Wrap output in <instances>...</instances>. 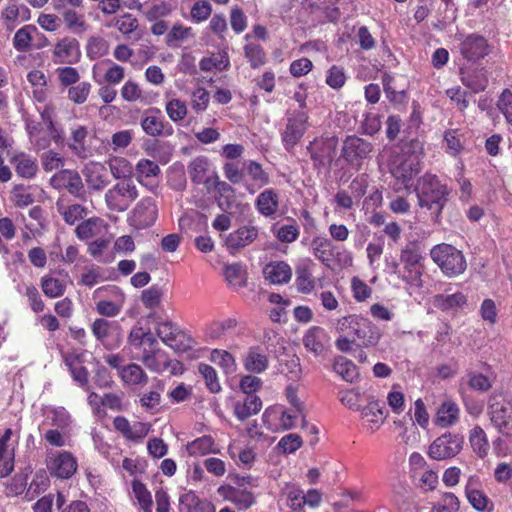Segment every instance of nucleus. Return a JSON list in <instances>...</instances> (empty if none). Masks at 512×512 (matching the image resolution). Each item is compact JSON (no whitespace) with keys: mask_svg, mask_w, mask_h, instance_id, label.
<instances>
[{"mask_svg":"<svg viewBox=\"0 0 512 512\" xmlns=\"http://www.w3.org/2000/svg\"><path fill=\"white\" fill-rule=\"evenodd\" d=\"M415 192L419 206L432 211L435 222H439L441 212L448 202L450 191L447 186L436 175L425 174L417 181Z\"/></svg>","mask_w":512,"mask_h":512,"instance_id":"f257e3e1","label":"nucleus"},{"mask_svg":"<svg viewBox=\"0 0 512 512\" xmlns=\"http://www.w3.org/2000/svg\"><path fill=\"white\" fill-rule=\"evenodd\" d=\"M337 330L340 333L355 335L364 347L376 346L381 338V331L375 324L357 315L339 319Z\"/></svg>","mask_w":512,"mask_h":512,"instance_id":"f03ea898","label":"nucleus"},{"mask_svg":"<svg viewBox=\"0 0 512 512\" xmlns=\"http://www.w3.org/2000/svg\"><path fill=\"white\" fill-rule=\"evenodd\" d=\"M430 255L432 260L448 277L458 276L466 270L467 263L463 253L450 244L443 243L434 246L431 249Z\"/></svg>","mask_w":512,"mask_h":512,"instance_id":"7ed1b4c3","label":"nucleus"},{"mask_svg":"<svg viewBox=\"0 0 512 512\" xmlns=\"http://www.w3.org/2000/svg\"><path fill=\"white\" fill-rule=\"evenodd\" d=\"M488 416L492 425L505 436L512 435V399L502 393H493L488 400Z\"/></svg>","mask_w":512,"mask_h":512,"instance_id":"20e7f679","label":"nucleus"},{"mask_svg":"<svg viewBox=\"0 0 512 512\" xmlns=\"http://www.w3.org/2000/svg\"><path fill=\"white\" fill-rule=\"evenodd\" d=\"M138 192L131 179H124L115 184L105 194V201L112 211H125L136 200Z\"/></svg>","mask_w":512,"mask_h":512,"instance_id":"39448f33","label":"nucleus"},{"mask_svg":"<svg viewBox=\"0 0 512 512\" xmlns=\"http://www.w3.org/2000/svg\"><path fill=\"white\" fill-rule=\"evenodd\" d=\"M464 438L451 432L437 437L429 447V456L434 460H445L456 456L463 447Z\"/></svg>","mask_w":512,"mask_h":512,"instance_id":"423d86ee","label":"nucleus"},{"mask_svg":"<svg viewBox=\"0 0 512 512\" xmlns=\"http://www.w3.org/2000/svg\"><path fill=\"white\" fill-rule=\"evenodd\" d=\"M47 469L51 476L59 479L71 478L77 470V461L68 451H57L47 457Z\"/></svg>","mask_w":512,"mask_h":512,"instance_id":"0eeeda50","label":"nucleus"},{"mask_svg":"<svg viewBox=\"0 0 512 512\" xmlns=\"http://www.w3.org/2000/svg\"><path fill=\"white\" fill-rule=\"evenodd\" d=\"M338 138L333 131H325L320 138L310 143L312 158L321 165H330L337 154Z\"/></svg>","mask_w":512,"mask_h":512,"instance_id":"6e6552de","label":"nucleus"},{"mask_svg":"<svg viewBox=\"0 0 512 512\" xmlns=\"http://www.w3.org/2000/svg\"><path fill=\"white\" fill-rule=\"evenodd\" d=\"M158 209L153 198L142 199L134 208L131 216V225L136 229H145L154 224Z\"/></svg>","mask_w":512,"mask_h":512,"instance_id":"1a4fd4ad","label":"nucleus"},{"mask_svg":"<svg viewBox=\"0 0 512 512\" xmlns=\"http://www.w3.org/2000/svg\"><path fill=\"white\" fill-rule=\"evenodd\" d=\"M82 173L89 190L101 191L110 184L108 170L102 163L90 162Z\"/></svg>","mask_w":512,"mask_h":512,"instance_id":"9d476101","label":"nucleus"},{"mask_svg":"<svg viewBox=\"0 0 512 512\" xmlns=\"http://www.w3.org/2000/svg\"><path fill=\"white\" fill-rule=\"evenodd\" d=\"M420 172V158L409 156L400 158L393 163L391 173L394 178L400 181L406 188L408 183Z\"/></svg>","mask_w":512,"mask_h":512,"instance_id":"9b49d317","label":"nucleus"},{"mask_svg":"<svg viewBox=\"0 0 512 512\" xmlns=\"http://www.w3.org/2000/svg\"><path fill=\"white\" fill-rule=\"evenodd\" d=\"M480 482L477 477H470L465 486V495L471 506L479 512H491L493 502L479 489Z\"/></svg>","mask_w":512,"mask_h":512,"instance_id":"f8f14e48","label":"nucleus"},{"mask_svg":"<svg viewBox=\"0 0 512 512\" xmlns=\"http://www.w3.org/2000/svg\"><path fill=\"white\" fill-rule=\"evenodd\" d=\"M361 417L365 421V426L371 432L377 431L386 420L384 412V403L374 398L369 399L368 404L359 410Z\"/></svg>","mask_w":512,"mask_h":512,"instance_id":"ddd939ff","label":"nucleus"},{"mask_svg":"<svg viewBox=\"0 0 512 512\" xmlns=\"http://www.w3.org/2000/svg\"><path fill=\"white\" fill-rule=\"evenodd\" d=\"M460 53L469 61H477L488 55L489 46L484 37L472 34L461 42Z\"/></svg>","mask_w":512,"mask_h":512,"instance_id":"4468645a","label":"nucleus"},{"mask_svg":"<svg viewBox=\"0 0 512 512\" xmlns=\"http://www.w3.org/2000/svg\"><path fill=\"white\" fill-rule=\"evenodd\" d=\"M52 182L59 187L66 188L75 197L83 198L85 195L82 178L75 170H61L52 177Z\"/></svg>","mask_w":512,"mask_h":512,"instance_id":"2eb2a0df","label":"nucleus"},{"mask_svg":"<svg viewBox=\"0 0 512 512\" xmlns=\"http://www.w3.org/2000/svg\"><path fill=\"white\" fill-rule=\"evenodd\" d=\"M263 275L272 284H286L292 277V270L286 262L274 261L263 268Z\"/></svg>","mask_w":512,"mask_h":512,"instance_id":"dca6fc26","label":"nucleus"},{"mask_svg":"<svg viewBox=\"0 0 512 512\" xmlns=\"http://www.w3.org/2000/svg\"><path fill=\"white\" fill-rule=\"evenodd\" d=\"M462 83L474 93L484 91L488 85L486 71L481 69L460 68Z\"/></svg>","mask_w":512,"mask_h":512,"instance_id":"f3484780","label":"nucleus"},{"mask_svg":"<svg viewBox=\"0 0 512 512\" xmlns=\"http://www.w3.org/2000/svg\"><path fill=\"white\" fill-rule=\"evenodd\" d=\"M79 50V42L72 37L58 40L54 46L53 57L55 63H71L75 53Z\"/></svg>","mask_w":512,"mask_h":512,"instance_id":"a211bd4d","label":"nucleus"},{"mask_svg":"<svg viewBox=\"0 0 512 512\" xmlns=\"http://www.w3.org/2000/svg\"><path fill=\"white\" fill-rule=\"evenodd\" d=\"M179 512H212L213 508L206 501L201 500L194 491L182 493L178 499Z\"/></svg>","mask_w":512,"mask_h":512,"instance_id":"6ab92c4d","label":"nucleus"},{"mask_svg":"<svg viewBox=\"0 0 512 512\" xmlns=\"http://www.w3.org/2000/svg\"><path fill=\"white\" fill-rule=\"evenodd\" d=\"M65 27L74 34H82L88 30L83 7L73 8L60 14Z\"/></svg>","mask_w":512,"mask_h":512,"instance_id":"aec40b11","label":"nucleus"},{"mask_svg":"<svg viewBox=\"0 0 512 512\" xmlns=\"http://www.w3.org/2000/svg\"><path fill=\"white\" fill-rule=\"evenodd\" d=\"M255 206L258 212L265 217L275 215L279 208L278 193L273 189L264 190L258 195Z\"/></svg>","mask_w":512,"mask_h":512,"instance_id":"412c9836","label":"nucleus"},{"mask_svg":"<svg viewBox=\"0 0 512 512\" xmlns=\"http://www.w3.org/2000/svg\"><path fill=\"white\" fill-rule=\"evenodd\" d=\"M327 341L325 330L319 326L311 327L303 338L305 348L315 355H320L324 351Z\"/></svg>","mask_w":512,"mask_h":512,"instance_id":"4be33fe9","label":"nucleus"},{"mask_svg":"<svg viewBox=\"0 0 512 512\" xmlns=\"http://www.w3.org/2000/svg\"><path fill=\"white\" fill-rule=\"evenodd\" d=\"M258 230L254 226H244L232 232L227 238V245L231 248H243L256 240Z\"/></svg>","mask_w":512,"mask_h":512,"instance_id":"5701e85b","label":"nucleus"},{"mask_svg":"<svg viewBox=\"0 0 512 512\" xmlns=\"http://www.w3.org/2000/svg\"><path fill=\"white\" fill-rule=\"evenodd\" d=\"M314 256L324 265L330 266L335 257V246L330 239L315 237L311 243Z\"/></svg>","mask_w":512,"mask_h":512,"instance_id":"b1692460","label":"nucleus"},{"mask_svg":"<svg viewBox=\"0 0 512 512\" xmlns=\"http://www.w3.org/2000/svg\"><path fill=\"white\" fill-rule=\"evenodd\" d=\"M342 151L346 158H363L371 151V146L359 137L348 136L344 141Z\"/></svg>","mask_w":512,"mask_h":512,"instance_id":"393cba45","label":"nucleus"},{"mask_svg":"<svg viewBox=\"0 0 512 512\" xmlns=\"http://www.w3.org/2000/svg\"><path fill=\"white\" fill-rule=\"evenodd\" d=\"M459 408L452 401L443 402L436 414L435 423L439 427L446 428L455 424L458 420Z\"/></svg>","mask_w":512,"mask_h":512,"instance_id":"a878e982","label":"nucleus"},{"mask_svg":"<svg viewBox=\"0 0 512 512\" xmlns=\"http://www.w3.org/2000/svg\"><path fill=\"white\" fill-rule=\"evenodd\" d=\"M262 408V401L256 395H247L244 402H236L234 405V413L236 417L243 421L251 415L257 414Z\"/></svg>","mask_w":512,"mask_h":512,"instance_id":"bb28decb","label":"nucleus"},{"mask_svg":"<svg viewBox=\"0 0 512 512\" xmlns=\"http://www.w3.org/2000/svg\"><path fill=\"white\" fill-rule=\"evenodd\" d=\"M166 353L160 349L147 350L143 348L141 362L151 371L162 373L165 371Z\"/></svg>","mask_w":512,"mask_h":512,"instance_id":"cd10ccee","label":"nucleus"},{"mask_svg":"<svg viewBox=\"0 0 512 512\" xmlns=\"http://www.w3.org/2000/svg\"><path fill=\"white\" fill-rule=\"evenodd\" d=\"M269 364L268 357L260 353L258 348H250L247 355L244 358V367L251 373H262L264 372Z\"/></svg>","mask_w":512,"mask_h":512,"instance_id":"c85d7f7f","label":"nucleus"},{"mask_svg":"<svg viewBox=\"0 0 512 512\" xmlns=\"http://www.w3.org/2000/svg\"><path fill=\"white\" fill-rule=\"evenodd\" d=\"M399 152L402 154L401 158L409 156H419L423 152V144L415 135H412L408 130L406 134L401 135L400 142L397 146Z\"/></svg>","mask_w":512,"mask_h":512,"instance_id":"c756f323","label":"nucleus"},{"mask_svg":"<svg viewBox=\"0 0 512 512\" xmlns=\"http://www.w3.org/2000/svg\"><path fill=\"white\" fill-rule=\"evenodd\" d=\"M226 498L237 506L239 510H246L255 503V496L246 488L229 487Z\"/></svg>","mask_w":512,"mask_h":512,"instance_id":"7c9ffc66","label":"nucleus"},{"mask_svg":"<svg viewBox=\"0 0 512 512\" xmlns=\"http://www.w3.org/2000/svg\"><path fill=\"white\" fill-rule=\"evenodd\" d=\"M466 296L461 292L453 294H437L433 297L434 307L447 311L457 307H461L466 303Z\"/></svg>","mask_w":512,"mask_h":512,"instance_id":"2f4dec72","label":"nucleus"},{"mask_svg":"<svg viewBox=\"0 0 512 512\" xmlns=\"http://www.w3.org/2000/svg\"><path fill=\"white\" fill-rule=\"evenodd\" d=\"M237 321L234 318H227L222 321H213L207 325L205 329V335L211 340H220L224 338L226 333L235 328Z\"/></svg>","mask_w":512,"mask_h":512,"instance_id":"473e14b6","label":"nucleus"},{"mask_svg":"<svg viewBox=\"0 0 512 512\" xmlns=\"http://www.w3.org/2000/svg\"><path fill=\"white\" fill-rule=\"evenodd\" d=\"M333 369L343 380L350 383L359 375L356 365L343 356L335 358Z\"/></svg>","mask_w":512,"mask_h":512,"instance_id":"72a5a7b5","label":"nucleus"},{"mask_svg":"<svg viewBox=\"0 0 512 512\" xmlns=\"http://www.w3.org/2000/svg\"><path fill=\"white\" fill-rule=\"evenodd\" d=\"M109 166L111 174L116 179H131L133 172L132 164L123 157H111L106 162Z\"/></svg>","mask_w":512,"mask_h":512,"instance_id":"f704fd0d","label":"nucleus"},{"mask_svg":"<svg viewBox=\"0 0 512 512\" xmlns=\"http://www.w3.org/2000/svg\"><path fill=\"white\" fill-rule=\"evenodd\" d=\"M37 31L33 25H25L16 31L13 37V46L19 52H27L32 46V34Z\"/></svg>","mask_w":512,"mask_h":512,"instance_id":"c9c22d12","label":"nucleus"},{"mask_svg":"<svg viewBox=\"0 0 512 512\" xmlns=\"http://www.w3.org/2000/svg\"><path fill=\"white\" fill-rule=\"evenodd\" d=\"M57 211L62 215L64 221L69 225H74L82 220L86 215L87 209L80 204L64 205L57 202Z\"/></svg>","mask_w":512,"mask_h":512,"instance_id":"e433bc0d","label":"nucleus"},{"mask_svg":"<svg viewBox=\"0 0 512 512\" xmlns=\"http://www.w3.org/2000/svg\"><path fill=\"white\" fill-rule=\"evenodd\" d=\"M469 441L474 452L483 458L487 455L489 450V443L486 437V433L480 426H475L469 435Z\"/></svg>","mask_w":512,"mask_h":512,"instance_id":"4c0bfd02","label":"nucleus"},{"mask_svg":"<svg viewBox=\"0 0 512 512\" xmlns=\"http://www.w3.org/2000/svg\"><path fill=\"white\" fill-rule=\"evenodd\" d=\"M214 439L205 435L195 439L187 444V451L191 456L206 455L208 453H217L218 451L213 448Z\"/></svg>","mask_w":512,"mask_h":512,"instance_id":"58836bf2","label":"nucleus"},{"mask_svg":"<svg viewBox=\"0 0 512 512\" xmlns=\"http://www.w3.org/2000/svg\"><path fill=\"white\" fill-rule=\"evenodd\" d=\"M29 134L31 142L39 149L48 148L52 139L57 143L60 141L59 130H30Z\"/></svg>","mask_w":512,"mask_h":512,"instance_id":"ea45409f","label":"nucleus"},{"mask_svg":"<svg viewBox=\"0 0 512 512\" xmlns=\"http://www.w3.org/2000/svg\"><path fill=\"white\" fill-rule=\"evenodd\" d=\"M211 361L219 365L226 374L236 372L237 366L235 358L226 350L214 349L211 352Z\"/></svg>","mask_w":512,"mask_h":512,"instance_id":"a19ab883","label":"nucleus"},{"mask_svg":"<svg viewBox=\"0 0 512 512\" xmlns=\"http://www.w3.org/2000/svg\"><path fill=\"white\" fill-rule=\"evenodd\" d=\"M121 377L124 382L132 385L145 384L148 377L137 364H130L122 369Z\"/></svg>","mask_w":512,"mask_h":512,"instance_id":"79ce46f5","label":"nucleus"},{"mask_svg":"<svg viewBox=\"0 0 512 512\" xmlns=\"http://www.w3.org/2000/svg\"><path fill=\"white\" fill-rule=\"evenodd\" d=\"M244 54L253 69H257L266 63V54L259 44H246L244 46Z\"/></svg>","mask_w":512,"mask_h":512,"instance_id":"37998d69","label":"nucleus"},{"mask_svg":"<svg viewBox=\"0 0 512 512\" xmlns=\"http://www.w3.org/2000/svg\"><path fill=\"white\" fill-rule=\"evenodd\" d=\"M109 50V43L106 39L103 37H90L87 46H86V52L87 56L94 60L97 58H100L108 53Z\"/></svg>","mask_w":512,"mask_h":512,"instance_id":"c03bdc74","label":"nucleus"},{"mask_svg":"<svg viewBox=\"0 0 512 512\" xmlns=\"http://www.w3.org/2000/svg\"><path fill=\"white\" fill-rule=\"evenodd\" d=\"M43 293L49 298H57L64 294L65 285L57 278L45 275L41 278Z\"/></svg>","mask_w":512,"mask_h":512,"instance_id":"a18cd8bd","label":"nucleus"},{"mask_svg":"<svg viewBox=\"0 0 512 512\" xmlns=\"http://www.w3.org/2000/svg\"><path fill=\"white\" fill-rule=\"evenodd\" d=\"M119 328V325L115 321H108L104 318H97L91 325V330L96 339L100 342L110 335L113 329Z\"/></svg>","mask_w":512,"mask_h":512,"instance_id":"49530a36","label":"nucleus"},{"mask_svg":"<svg viewBox=\"0 0 512 512\" xmlns=\"http://www.w3.org/2000/svg\"><path fill=\"white\" fill-rule=\"evenodd\" d=\"M296 286L301 293H310L314 289V280L308 265H299L296 268Z\"/></svg>","mask_w":512,"mask_h":512,"instance_id":"de8ad7c7","label":"nucleus"},{"mask_svg":"<svg viewBox=\"0 0 512 512\" xmlns=\"http://www.w3.org/2000/svg\"><path fill=\"white\" fill-rule=\"evenodd\" d=\"M14 162L16 163V173L23 178H33L38 170L37 163L24 155L15 157Z\"/></svg>","mask_w":512,"mask_h":512,"instance_id":"09e8293b","label":"nucleus"},{"mask_svg":"<svg viewBox=\"0 0 512 512\" xmlns=\"http://www.w3.org/2000/svg\"><path fill=\"white\" fill-rule=\"evenodd\" d=\"M132 490L136 499L138 500L140 507L145 512H152L151 508L153 501L151 493L147 490L146 486L142 482L134 480L132 482Z\"/></svg>","mask_w":512,"mask_h":512,"instance_id":"8fccbe9b","label":"nucleus"},{"mask_svg":"<svg viewBox=\"0 0 512 512\" xmlns=\"http://www.w3.org/2000/svg\"><path fill=\"white\" fill-rule=\"evenodd\" d=\"M192 28L175 24L166 35V44L169 47H178L182 41L191 36Z\"/></svg>","mask_w":512,"mask_h":512,"instance_id":"3c124183","label":"nucleus"},{"mask_svg":"<svg viewBox=\"0 0 512 512\" xmlns=\"http://www.w3.org/2000/svg\"><path fill=\"white\" fill-rule=\"evenodd\" d=\"M213 188L219 195L218 205L220 207H223L224 205L229 206L230 201L234 198L235 195L234 188L227 182L220 181L217 176H215L213 181Z\"/></svg>","mask_w":512,"mask_h":512,"instance_id":"603ef678","label":"nucleus"},{"mask_svg":"<svg viewBox=\"0 0 512 512\" xmlns=\"http://www.w3.org/2000/svg\"><path fill=\"white\" fill-rule=\"evenodd\" d=\"M156 334L163 343L173 348V342L178 334V328L170 321L161 322L157 325Z\"/></svg>","mask_w":512,"mask_h":512,"instance_id":"864d4df0","label":"nucleus"},{"mask_svg":"<svg viewBox=\"0 0 512 512\" xmlns=\"http://www.w3.org/2000/svg\"><path fill=\"white\" fill-rule=\"evenodd\" d=\"M198 371L205 379L206 386L210 392L217 393L221 390L216 370L212 366L205 363H200L198 366Z\"/></svg>","mask_w":512,"mask_h":512,"instance_id":"5fc2aeb1","label":"nucleus"},{"mask_svg":"<svg viewBox=\"0 0 512 512\" xmlns=\"http://www.w3.org/2000/svg\"><path fill=\"white\" fill-rule=\"evenodd\" d=\"M163 290L158 285H152L141 293V301L146 308L153 309L159 306L163 297Z\"/></svg>","mask_w":512,"mask_h":512,"instance_id":"6e6d98bb","label":"nucleus"},{"mask_svg":"<svg viewBox=\"0 0 512 512\" xmlns=\"http://www.w3.org/2000/svg\"><path fill=\"white\" fill-rule=\"evenodd\" d=\"M244 167L249 176L258 183L259 187L265 186L269 183V175L266 173L262 166L255 161H247L244 163Z\"/></svg>","mask_w":512,"mask_h":512,"instance_id":"4d7b16f0","label":"nucleus"},{"mask_svg":"<svg viewBox=\"0 0 512 512\" xmlns=\"http://www.w3.org/2000/svg\"><path fill=\"white\" fill-rule=\"evenodd\" d=\"M299 233V226L291 220L289 224H284L277 229L276 237L283 243H292L297 240Z\"/></svg>","mask_w":512,"mask_h":512,"instance_id":"13d9d810","label":"nucleus"},{"mask_svg":"<svg viewBox=\"0 0 512 512\" xmlns=\"http://www.w3.org/2000/svg\"><path fill=\"white\" fill-rule=\"evenodd\" d=\"M206 170L207 161L204 158H196L188 166V174L191 180L197 184L204 181Z\"/></svg>","mask_w":512,"mask_h":512,"instance_id":"bf43d9fd","label":"nucleus"},{"mask_svg":"<svg viewBox=\"0 0 512 512\" xmlns=\"http://www.w3.org/2000/svg\"><path fill=\"white\" fill-rule=\"evenodd\" d=\"M212 13V6L211 4L206 1H196L190 11L191 19L196 22L200 23L205 20H207Z\"/></svg>","mask_w":512,"mask_h":512,"instance_id":"052dcab7","label":"nucleus"},{"mask_svg":"<svg viewBox=\"0 0 512 512\" xmlns=\"http://www.w3.org/2000/svg\"><path fill=\"white\" fill-rule=\"evenodd\" d=\"M90 91L91 84L89 82H81L68 89V98L76 104H82L87 100Z\"/></svg>","mask_w":512,"mask_h":512,"instance_id":"680f3d73","label":"nucleus"},{"mask_svg":"<svg viewBox=\"0 0 512 512\" xmlns=\"http://www.w3.org/2000/svg\"><path fill=\"white\" fill-rule=\"evenodd\" d=\"M422 256L417 246L413 243L406 245L401 251L400 260L405 264V267H415L419 264Z\"/></svg>","mask_w":512,"mask_h":512,"instance_id":"e2e57ef3","label":"nucleus"},{"mask_svg":"<svg viewBox=\"0 0 512 512\" xmlns=\"http://www.w3.org/2000/svg\"><path fill=\"white\" fill-rule=\"evenodd\" d=\"M224 275L230 284L245 285L244 271L242 266L238 263L227 265L224 269Z\"/></svg>","mask_w":512,"mask_h":512,"instance_id":"0e129e2a","label":"nucleus"},{"mask_svg":"<svg viewBox=\"0 0 512 512\" xmlns=\"http://www.w3.org/2000/svg\"><path fill=\"white\" fill-rule=\"evenodd\" d=\"M166 112L171 120H182L187 114L185 103L179 99H172L166 104Z\"/></svg>","mask_w":512,"mask_h":512,"instance_id":"69168bd1","label":"nucleus"},{"mask_svg":"<svg viewBox=\"0 0 512 512\" xmlns=\"http://www.w3.org/2000/svg\"><path fill=\"white\" fill-rule=\"evenodd\" d=\"M230 24L233 31L237 34L242 33L246 29L247 17L240 7L235 6L231 9Z\"/></svg>","mask_w":512,"mask_h":512,"instance_id":"338daca9","label":"nucleus"},{"mask_svg":"<svg viewBox=\"0 0 512 512\" xmlns=\"http://www.w3.org/2000/svg\"><path fill=\"white\" fill-rule=\"evenodd\" d=\"M498 109L506 118L508 124L512 125V93L504 90L497 103Z\"/></svg>","mask_w":512,"mask_h":512,"instance_id":"774afa93","label":"nucleus"}]
</instances>
